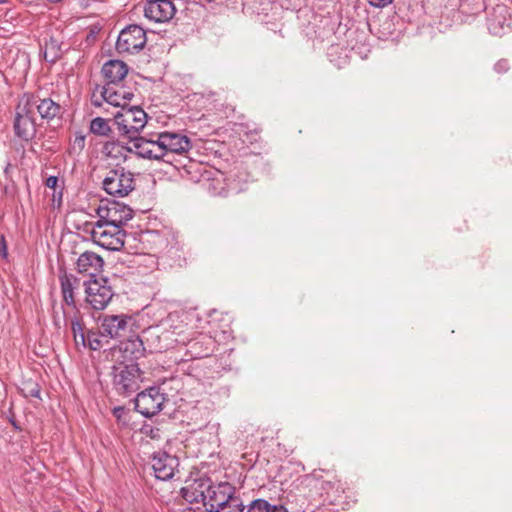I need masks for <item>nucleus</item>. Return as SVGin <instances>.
<instances>
[{
	"mask_svg": "<svg viewBox=\"0 0 512 512\" xmlns=\"http://www.w3.org/2000/svg\"><path fill=\"white\" fill-rule=\"evenodd\" d=\"M57 183H58V179H57V177H54V176H50L46 180V186L51 189H55V187L57 186Z\"/></svg>",
	"mask_w": 512,
	"mask_h": 512,
	"instance_id": "obj_32",
	"label": "nucleus"
},
{
	"mask_svg": "<svg viewBox=\"0 0 512 512\" xmlns=\"http://www.w3.org/2000/svg\"><path fill=\"white\" fill-rule=\"evenodd\" d=\"M183 512H195V510L192 508H186V509H184Z\"/></svg>",
	"mask_w": 512,
	"mask_h": 512,
	"instance_id": "obj_35",
	"label": "nucleus"
},
{
	"mask_svg": "<svg viewBox=\"0 0 512 512\" xmlns=\"http://www.w3.org/2000/svg\"><path fill=\"white\" fill-rule=\"evenodd\" d=\"M93 104H94L95 106H101V102H100V101H98V99H96V98L93 100Z\"/></svg>",
	"mask_w": 512,
	"mask_h": 512,
	"instance_id": "obj_34",
	"label": "nucleus"
},
{
	"mask_svg": "<svg viewBox=\"0 0 512 512\" xmlns=\"http://www.w3.org/2000/svg\"><path fill=\"white\" fill-rule=\"evenodd\" d=\"M130 319L125 314L103 316L100 325L102 336H107L110 339L123 336Z\"/></svg>",
	"mask_w": 512,
	"mask_h": 512,
	"instance_id": "obj_14",
	"label": "nucleus"
},
{
	"mask_svg": "<svg viewBox=\"0 0 512 512\" xmlns=\"http://www.w3.org/2000/svg\"><path fill=\"white\" fill-rule=\"evenodd\" d=\"M100 96L107 104L123 109L130 104L134 94L124 87H114L108 84L101 89Z\"/></svg>",
	"mask_w": 512,
	"mask_h": 512,
	"instance_id": "obj_16",
	"label": "nucleus"
},
{
	"mask_svg": "<svg viewBox=\"0 0 512 512\" xmlns=\"http://www.w3.org/2000/svg\"><path fill=\"white\" fill-rule=\"evenodd\" d=\"M104 190L117 197H125L134 189L133 174L122 169L109 171L102 182Z\"/></svg>",
	"mask_w": 512,
	"mask_h": 512,
	"instance_id": "obj_6",
	"label": "nucleus"
},
{
	"mask_svg": "<svg viewBox=\"0 0 512 512\" xmlns=\"http://www.w3.org/2000/svg\"><path fill=\"white\" fill-rule=\"evenodd\" d=\"M106 337L107 336H102L101 330L99 331V333L94 331H88L86 348L88 347L89 349L94 351L100 350L104 346L103 339Z\"/></svg>",
	"mask_w": 512,
	"mask_h": 512,
	"instance_id": "obj_25",
	"label": "nucleus"
},
{
	"mask_svg": "<svg viewBox=\"0 0 512 512\" xmlns=\"http://www.w3.org/2000/svg\"><path fill=\"white\" fill-rule=\"evenodd\" d=\"M172 0H146L145 16L155 22H166L175 14Z\"/></svg>",
	"mask_w": 512,
	"mask_h": 512,
	"instance_id": "obj_13",
	"label": "nucleus"
},
{
	"mask_svg": "<svg viewBox=\"0 0 512 512\" xmlns=\"http://www.w3.org/2000/svg\"><path fill=\"white\" fill-rule=\"evenodd\" d=\"M244 506L239 498L232 500V502L217 508L213 512H243Z\"/></svg>",
	"mask_w": 512,
	"mask_h": 512,
	"instance_id": "obj_27",
	"label": "nucleus"
},
{
	"mask_svg": "<svg viewBox=\"0 0 512 512\" xmlns=\"http://www.w3.org/2000/svg\"><path fill=\"white\" fill-rule=\"evenodd\" d=\"M165 396L159 388L150 387L140 392L135 400L136 410L146 417H152L162 410Z\"/></svg>",
	"mask_w": 512,
	"mask_h": 512,
	"instance_id": "obj_9",
	"label": "nucleus"
},
{
	"mask_svg": "<svg viewBox=\"0 0 512 512\" xmlns=\"http://www.w3.org/2000/svg\"><path fill=\"white\" fill-rule=\"evenodd\" d=\"M102 154L115 162L116 165L126 159L127 153L132 152V149L126 148L119 142H106L102 147Z\"/></svg>",
	"mask_w": 512,
	"mask_h": 512,
	"instance_id": "obj_21",
	"label": "nucleus"
},
{
	"mask_svg": "<svg viewBox=\"0 0 512 512\" xmlns=\"http://www.w3.org/2000/svg\"><path fill=\"white\" fill-rule=\"evenodd\" d=\"M139 265H144L150 270H155L159 266V262L156 256L154 255H145L139 261Z\"/></svg>",
	"mask_w": 512,
	"mask_h": 512,
	"instance_id": "obj_28",
	"label": "nucleus"
},
{
	"mask_svg": "<svg viewBox=\"0 0 512 512\" xmlns=\"http://www.w3.org/2000/svg\"><path fill=\"white\" fill-rule=\"evenodd\" d=\"M114 121L122 134L133 138L145 127L147 114L143 109L137 106L130 108L125 107L115 114Z\"/></svg>",
	"mask_w": 512,
	"mask_h": 512,
	"instance_id": "obj_4",
	"label": "nucleus"
},
{
	"mask_svg": "<svg viewBox=\"0 0 512 512\" xmlns=\"http://www.w3.org/2000/svg\"><path fill=\"white\" fill-rule=\"evenodd\" d=\"M156 436H157V434H156V433H154V431H153V430H151V437H152V438H155Z\"/></svg>",
	"mask_w": 512,
	"mask_h": 512,
	"instance_id": "obj_36",
	"label": "nucleus"
},
{
	"mask_svg": "<svg viewBox=\"0 0 512 512\" xmlns=\"http://www.w3.org/2000/svg\"><path fill=\"white\" fill-rule=\"evenodd\" d=\"M235 496V487L228 482H221L216 485L210 480V488L207 490V496L204 507L207 512H213L232 500L237 499Z\"/></svg>",
	"mask_w": 512,
	"mask_h": 512,
	"instance_id": "obj_8",
	"label": "nucleus"
},
{
	"mask_svg": "<svg viewBox=\"0 0 512 512\" xmlns=\"http://www.w3.org/2000/svg\"><path fill=\"white\" fill-rule=\"evenodd\" d=\"M133 147L135 153L142 158L159 160L164 157L159 134L156 139L137 138L133 143Z\"/></svg>",
	"mask_w": 512,
	"mask_h": 512,
	"instance_id": "obj_17",
	"label": "nucleus"
},
{
	"mask_svg": "<svg viewBox=\"0 0 512 512\" xmlns=\"http://www.w3.org/2000/svg\"><path fill=\"white\" fill-rule=\"evenodd\" d=\"M91 237L102 248L119 251L124 246L126 232L120 226L97 221L92 228Z\"/></svg>",
	"mask_w": 512,
	"mask_h": 512,
	"instance_id": "obj_3",
	"label": "nucleus"
},
{
	"mask_svg": "<svg viewBox=\"0 0 512 512\" xmlns=\"http://www.w3.org/2000/svg\"><path fill=\"white\" fill-rule=\"evenodd\" d=\"M210 478L199 477L187 482L182 488V497L189 503H202L204 505L207 490L210 488Z\"/></svg>",
	"mask_w": 512,
	"mask_h": 512,
	"instance_id": "obj_15",
	"label": "nucleus"
},
{
	"mask_svg": "<svg viewBox=\"0 0 512 512\" xmlns=\"http://www.w3.org/2000/svg\"><path fill=\"white\" fill-rule=\"evenodd\" d=\"M103 264L104 261L98 254L86 251L79 256L76 267L79 273L93 277L102 270Z\"/></svg>",
	"mask_w": 512,
	"mask_h": 512,
	"instance_id": "obj_19",
	"label": "nucleus"
},
{
	"mask_svg": "<svg viewBox=\"0 0 512 512\" xmlns=\"http://www.w3.org/2000/svg\"><path fill=\"white\" fill-rule=\"evenodd\" d=\"M111 377L113 388L121 395H131L146 381L145 373L135 363L114 365Z\"/></svg>",
	"mask_w": 512,
	"mask_h": 512,
	"instance_id": "obj_1",
	"label": "nucleus"
},
{
	"mask_svg": "<svg viewBox=\"0 0 512 512\" xmlns=\"http://www.w3.org/2000/svg\"><path fill=\"white\" fill-rule=\"evenodd\" d=\"M98 221L109 225L123 226L133 218V210L117 201L101 202L96 210Z\"/></svg>",
	"mask_w": 512,
	"mask_h": 512,
	"instance_id": "obj_5",
	"label": "nucleus"
},
{
	"mask_svg": "<svg viewBox=\"0 0 512 512\" xmlns=\"http://www.w3.org/2000/svg\"><path fill=\"white\" fill-rule=\"evenodd\" d=\"M393 0H368L369 4L374 7H385L392 3Z\"/></svg>",
	"mask_w": 512,
	"mask_h": 512,
	"instance_id": "obj_31",
	"label": "nucleus"
},
{
	"mask_svg": "<svg viewBox=\"0 0 512 512\" xmlns=\"http://www.w3.org/2000/svg\"><path fill=\"white\" fill-rule=\"evenodd\" d=\"M13 128L15 135L24 141L33 139L36 134L34 104L24 95L16 106Z\"/></svg>",
	"mask_w": 512,
	"mask_h": 512,
	"instance_id": "obj_2",
	"label": "nucleus"
},
{
	"mask_svg": "<svg viewBox=\"0 0 512 512\" xmlns=\"http://www.w3.org/2000/svg\"><path fill=\"white\" fill-rule=\"evenodd\" d=\"M30 396L32 397H39L40 390L38 389L37 385H34L31 390L29 391Z\"/></svg>",
	"mask_w": 512,
	"mask_h": 512,
	"instance_id": "obj_33",
	"label": "nucleus"
},
{
	"mask_svg": "<svg viewBox=\"0 0 512 512\" xmlns=\"http://www.w3.org/2000/svg\"><path fill=\"white\" fill-rule=\"evenodd\" d=\"M8 0H0V4H4V3H7Z\"/></svg>",
	"mask_w": 512,
	"mask_h": 512,
	"instance_id": "obj_37",
	"label": "nucleus"
},
{
	"mask_svg": "<svg viewBox=\"0 0 512 512\" xmlns=\"http://www.w3.org/2000/svg\"><path fill=\"white\" fill-rule=\"evenodd\" d=\"M71 330L76 348H86L87 333H85V325L80 318L72 319Z\"/></svg>",
	"mask_w": 512,
	"mask_h": 512,
	"instance_id": "obj_22",
	"label": "nucleus"
},
{
	"mask_svg": "<svg viewBox=\"0 0 512 512\" xmlns=\"http://www.w3.org/2000/svg\"><path fill=\"white\" fill-rule=\"evenodd\" d=\"M34 104V113L37 111L42 119L51 120L61 114V106L50 98L40 99L32 94H24Z\"/></svg>",
	"mask_w": 512,
	"mask_h": 512,
	"instance_id": "obj_18",
	"label": "nucleus"
},
{
	"mask_svg": "<svg viewBox=\"0 0 512 512\" xmlns=\"http://www.w3.org/2000/svg\"><path fill=\"white\" fill-rule=\"evenodd\" d=\"M61 281V290L63 295V300L67 305L74 304V295H73V286L70 278L68 276H63L60 279Z\"/></svg>",
	"mask_w": 512,
	"mask_h": 512,
	"instance_id": "obj_26",
	"label": "nucleus"
},
{
	"mask_svg": "<svg viewBox=\"0 0 512 512\" xmlns=\"http://www.w3.org/2000/svg\"><path fill=\"white\" fill-rule=\"evenodd\" d=\"M85 147V137L82 135H76L73 143L71 145V149L74 152H81Z\"/></svg>",
	"mask_w": 512,
	"mask_h": 512,
	"instance_id": "obj_29",
	"label": "nucleus"
},
{
	"mask_svg": "<svg viewBox=\"0 0 512 512\" xmlns=\"http://www.w3.org/2000/svg\"><path fill=\"white\" fill-rule=\"evenodd\" d=\"M159 136L163 156L168 153L186 155L192 148L190 139L185 135L174 132H162Z\"/></svg>",
	"mask_w": 512,
	"mask_h": 512,
	"instance_id": "obj_12",
	"label": "nucleus"
},
{
	"mask_svg": "<svg viewBox=\"0 0 512 512\" xmlns=\"http://www.w3.org/2000/svg\"><path fill=\"white\" fill-rule=\"evenodd\" d=\"M178 465L179 461L175 456L169 455L163 451L156 452L151 459V467L156 478L160 480L171 479Z\"/></svg>",
	"mask_w": 512,
	"mask_h": 512,
	"instance_id": "obj_11",
	"label": "nucleus"
},
{
	"mask_svg": "<svg viewBox=\"0 0 512 512\" xmlns=\"http://www.w3.org/2000/svg\"><path fill=\"white\" fill-rule=\"evenodd\" d=\"M246 512H288L282 505H271L267 500H253L247 507Z\"/></svg>",
	"mask_w": 512,
	"mask_h": 512,
	"instance_id": "obj_23",
	"label": "nucleus"
},
{
	"mask_svg": "<svg viewBox=\"0 0 512 512\" xmlns=\"http://www.w3.org/2000/svg\"><path fill=\"white\" fill-rule=\"evenodd\" d=\"M86 301L96 310H103L113 297V292L105 280L93 279L85 283Z\"/></svg>",
	"mask_w": 512,
	"mask_h": 512,
	"instance_id": "obj_10",
	"label": "nucleus"
},
{
	"mask_svg": "<svg viewBox=\"0 0 512 512\" xmlns=\"http://www.w3.org/2000/svg\"><path fill=\"white\" fill-rule=\"evenodd\" d=\"M127 73V65L120 60H110L102 67V74L109 81L110 85L123 80Z\"/></svg>",
	"mask_w": 512,
	"mask_h": 512,
	"instance_id": "obj_20",
	"label": "nucleus"
},
{
	"mask_svg": "<svg viewBox=\"0 0 512 512\" xmlns=\"http://www.w3.org/2000/svg\"><path fill=\"white\" fill-rule=\"evenodd\" d=\"M0 254L4 259L8 256L7 243L4 236L0 237Z\"/></svg>",
	"mask_w": 512,
	"mask_h": 512,
	"instance_id": "obj_30",
	"label": "nucleus"
},
{
	"mask_svg": "<svg viewBox=\"0 0 512 512\" xmlns=\"http://www.w3.org/2000/svg\"><path fill=\"white\" fill-rule=\"evenodd\" d=\"M90 131L98 136H109L112 132L108 121L101 117H96L91 121Z\"/></svg>",
	"mask_w": 512,
	"mask_h": 512,
	"instance_id": "obj_24",
	"label": "nucleus"
},
{
	"mask_svg": "<svg viewBox=\"0 0 512 512\" xmlns=\"http://www.w3.org/2000/svg\"><path fill=\"white\" fill-rule=\"evenodd\" d=\"M146 32L138 25H130L123 29L117 39L116 49L119 53L133 54L146 44Z\"/></svg>",
	"mask_w": 512,
	"mask_h": 512,
	"instance_id": "obj_7",
	"label": "nucleus"
}]
</instances>
